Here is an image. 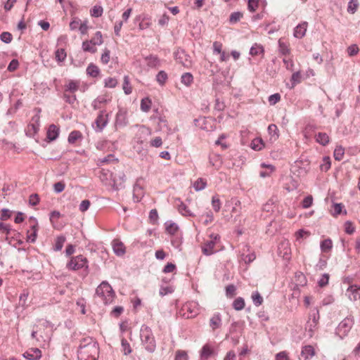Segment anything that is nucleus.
Wrapping results in <instances>:
<instances>
[{
	"label": "nucleus",
	"instance_id": "obj_1",
	"mask_svg": "<svg viewBox=\"0 0 360 360\" xmlns=\"http://www.w3.org/2000/svg\"><path fill=\"white\" fill-rule=\"evenodd\" d=\"M98 346L91 338H86L80 341L77 350L79 360H97L98 357Z\"/></svg>",
	"mask_w": 360,
	"mask_h": 360
},
{
	"label": "nucleus",
	"instance_id": "obj_2",
	"mask_svg": "<svg viewBox=\"0 0 360 360\" xmlns=\"http://www.w3.org/2000/svg\"><path fill=\"white\" fill-rule=\"evenodd\" d=\"M140 338L144 349L149 353L155 352L156 341L150 327L144 324L142 325L140 330Z\"/></svg>",
	"mask_w": 360,
	"mask_h": 360
},
{
	"label": "nucleus",
	"instance_id": "obj_3",
	"mask_svg": "<svg viewBox=\"0 0 360 360\" xmlns=\"http://www.w3.org/2000/svg\"><path fill=\"white\" fill-rule=\"evenodd\" d=\"M96 295L103 300L105 304H108L112 302L115 297V292L107 281H103L96 288Z\"/></svg>",
	"mask_w": 360,
	"mask_h": 360
},
{
	"label": "nucleus",
	"instance_id": "obj_4",
	"mask_svg": "<svg viewBox=\"0 0 360 360\" xmlns=\"http://www.w3.org/2000/svg\"><path fill=\"white\" fill-rule=\"evenodd\" d=\"M354 324V320L352 317H346L342 320L336 328V335L340 338L346 336L351 330Z\"/></svg>",
	"mask_w": 360,
	"mask_h": 360
},
{
	"label": "nucleus",
	"instance_id": "obj_5",
	"mask_svg": "<svg viewBox=\"0 0 360 360\" xmlns=\"http://www.w3.org/2000/svg\"><path fill=\"white\" fill-rule=\"evenodd\" d=\"M87 263L88 261L86 258L80 255L75 257H72L68 264V267L72 270H78L82 268L88 269Z\"/></svg>",
	"mask_w": 360,
	"mask_h": 360
},
{
	"label": "nucleus",
	"instance_id": "obj_6",
	"mask_svg": "<svg viewBox=\"0 0 360 360\" xmlns=\"http://www.w3.org/2000/svg\"><path fill=\"white\" fill-rule=\"evenodd\" d=\"M40 126V115L39 113H37L34 115L30 124L27 125L26 129V134L30 137H33L35 134H37Z\"/></svg>",
	"mask_w": 360,
	"mask_h": 360
},
{
	"label": "nucleus",
	"instance_id": "obj_7",
	"mask_svg": "<svg viewBox=\"0 0 360 360\" xmlns=\"http://www.w3.org/2000/svg\"><path fill=\"white\" fill-rule=\"evenodd\" d=\"M151 134L152 130L150 128L145 125L139 126L135 136L136 142L141 144L147 141L148 138L151 135Z\"/></svg>",
	"mask_w": 360,
	"mask_h": 360
},
{
	"label": "nucleus",
	"instance_id": "obj_8",
	"mask_svg": "<svg viewBox=\"0 0 360 360\" xmlns=\"http://www.w3.org/2000/svg\"><path fill=\"white\" fill-rule=\"evenodd\" d=\"M108 115L105 112L101 111L98 117L95 120L96 127L95 130L96 131H101L103 128L106 126L108 121Z\"/></svg>",
	"mask_w": 360,
	"mask_h": 360
},
{
	"label": "nucleus",
	"instance_id": "obj_9",
	"mask_svg": "<svg viewBox=\"0 0 360 360\" xmlns=\"http://www.w3.org/2000/svg\"><path fill=\"white\" fill-rule=\"evenodd\" d=\"M320 319L319 311L318 309H314L309 314V320L307 321V328L310 332L314 330L319 323Z\"/></svg>",
	"mask_w": 360,
	"mask_h": 360
},
{
	"label": "nucleus",
	"instance_id": "obj_10",
	"mask_svg": "<svg viewBox=\"0 0 360 360\" xmlns=\"http://www.w3.org/2000/svg\"><path fill=\"white\" fill-rule=\"evenodd\" d=\"M175 60L177 63L182 65L184 67L189 68L192 65L190 57L183 51H177L175 55Z\"/></svg>",
	"mask_w": 360,
	"mask_h": 360
},
{
	"label": "nucleus",
	"instance_id": "obj_11",
	"mask_svg": "<svg viewBox=\"0 0 360 360\" xmlns=\"http://www.w3.org/2000/svg\"><path fill=\"white\" fill-rule=\"evenodd\" d=\"M23 356L29 360H39L41 357V352L38 348H31L23 354Z\"/></svg>",
	"mask_w": 360,
	"mask_h": 360
},
{
	"label": "nucleus",
	"instance_id": "obj_12",
	"mask_svg": "<svg viewBox=\"0 0 360 360\" xmlns=\"http://www.w3.org/2000/svg\"><path fill=\"white\" fill-rule=\"evenodd\" d=\"M348 297L352 301H356L360 298V287L356 285H350L347 290Z\"/></svg>",
	"mask_w": 360,
	"mask_h": 360
},
{
	"label": "nucleus",
	"instance_id": "obj_13",
	"mask_svg": "<svg viewBox=\"0 0 360 360\" xmlns=\"http://www.w3.org/2000/svg\"><path fill=\"white\" fill-rule=\"evenodd\" d=\"M79 87V81L68 80L64 86V91L74 94Z\"/></svg>",
	"mask_w": 360,
	"mask_h": 360
},
{
	"label": "nucleus",
	"instance_id": "obj_14",
	"mask_svg": "<svg viewBox=\"0 0 360 360\" xmlns=\"http://www.w3.org/2000/svg\"><path fill=\"white\" fill-rule=\"evenodd\" d=\"M219 238L218 236V235L215 236L214 237V240H210L209 241H207L204 245L202 247V251L203 252L204 255H211L214 253V245H215V240Z\"/></svg>",
	"mask_w": 360,
	"mask_h": 360
},
{
	"label": "nucleus",
	"instance_id": "obj_15",
	"mask_svg": "<svg viewBox=\"0 0 360 360\" xmlns=\"http://www.w3.org/2000/svg\"><path fill=\"white\" fill-rule=\"evenodd\" d=\"M112 249L117 256H122L125 253V247L119 239H114L112 242Z\"/></svg>",
	"mask_w": 360,
	"mask_h": 360
},
{
	"label": "nucleus",
	"instance_id": "obj_16",
	"mask_svg": "<svg viewBox=\"0 0 360 360\" xmlns=\"http://www.w3.org/2000/svg\"><path fill=\"white\" fill-rule=\"evenodd\" d=\"M59 127L56 124H51L46 132V138L49 139V141H53L56 140L59 134Z\"/></svg>",
	"mask_w": 360,
	"mask_h": 360
},
{
	"label": "nucleus",
	"instance_id": "obj_17",
	"mask_svg": "<svg viewBox=\"0 0 360 360\" xmlns=\"http://www.w3.org/2000/svg\"><path fill=\"white\" fill-rule=\"evenodd\" d=\"M308 24L307 22H303L299 24L294 30V36L296 38H302L307 32Z\"/></svg>",
	"mask_w": 360,
	"mask_h": 360
},
{
	"label": "nucleus",
	"instance_id": "obj_18",
	"mask_svg": "<svg viewBox=\"0 0 360 360\" xmlns=\"http://www.w3.org/2000/svg\"><path fill=\"white\" fill-rule=\"evenodd\" d=\"M314 354L315 352L314 347L311 345H306L302 347L300 356L304 360H309L314 356Z\"/></svg>",
	"mask_w": 360,
	"mask_h": 360
},
{
	"label": "nucleus",
	"instance_id": "obj_19",
	"mask_svg": "<svg viewBox=\"0 0 360 360\" xmlns=\"http://www.w3.org/2000/svg\"><path fill=\"white\" fill-rule=\"evenodd\" d=\"M261 167L264 169L260 171L259 176L262 178H266L270 176L271 174L275 171V167L272 165H266L265 163H262L261 165Z\"/></svg>",
	"mask_w": 360,
	"mask_h": 360
},
{
	"label": "nucleus",
	"instance_id": "obj_20",
	"mask_svg": "<svg viewBox=\"0 0 360 360\" xmlns=\"http://www.w3.org/2000/svg\"><path fill=\"white\" fill-rule=\"evenodd\" d=\"M97 46H96L91 39L85 40L82 42V49L84 52L95 53L97 51Z\"/></svg>",
	"mask_w": 360,
	"mask_h": 360
},
{
	"label": "nucleus",
	"instance_id": "obj_21",
	"mask_svg": "<svg viewBox=\"0 0 360 360\" xmlns=\"http://www.w3.org/2000/svg\"><path fill=\"white\" fill-rule=\"evenodd\" d=\"M316 141L322 146H326L329 141L330 138L326 133L319 132L315 136Z\"/></svg>",
	"mask_w": 360,
	"mask_h": 360
},
{
	"label": "nucleus",
	"instance_id": "obj_22",
	"mask_svg": "<svg viewBox=\"0 0 360 360\" xmlns=\"http://www.w3.org/2000/svg\"><path fill=\"white\" fill-rule=\"evenodd\" d=\"M221 324V319L220 314H214L210 321V326L212 328V330H215L220 327Z\"/></svg>",
	"mask_w": 360,
	"mask_h": 360
},
{
	"label": "nucleus",
	"instance_id": "obj_23",
	"mask_svg": "<svg viewBox=\"0 0 360 360\" xmlns=\"http://www.w3.org/2000/svg\"><path fill=\"white\" fill-rule=\"evenodd\" d=\"M86 73L92 77H97L100 74V69L94 63H90L86 68Z\"/></svg>",
	"mask_w": 360,
	"mask_h": 360
},
{
	"label": "nucleus",
	"instance_id": "obj_24",
	"mask_svg": "<svg viewBox=\"0 0 360 360\" xmlns=\"http://www.w3.org/2000/svg\"><path fill=\"white\" fill-rule=\"evenodd\" d=\"M264 48L262 45L258 44H255L250 49V54L252 56H259L262 55V56H264Z\"/></svg>",
	"mask_w": 360,
	"mask_h": 360
},
{
	"label": "nucleus",
	"instance_id": "obj_25",
	"mask_svg": "<svg viewBox=\"0 0 360 360\" xmlns=\"http://www.w3.org/2000/svg\"><path fill=\"white\" fill-rule=\"evenodd\" d=\"M193 186L195 191H202L207 186V180L203 178H198L193 182Z\"/></svg>",
	"mask_w": 360,
	"mask_h": 360
},
{
	"label": "nucleus",
	"instance_id": "obj_26",
	"mask_svg": "<svg viewBox=\"0 0 360 360\" xmlns=\"http://www.w3.org/2000/svg\"><path fill=\"white\" fill-rule=\"evenodd\" d=\"M82 134L79 131H72L68 136V142L70 143H75L78 140L82 139Z\"/></svg>",
	"mask_w": 360,
	"mask_h": 360
},
{
	"label": "nucleus",
	"instance_id": "obj_27",
	"mask_svg": "<svg viewBox=\"0 0 360 360\" xmlns=\"http://www.w3.org/2000/svg\"><path fill=\"white\" fill-rule=\"evenodd\" d=\"M333 156L336 160H342L345 156L344 148H342L341 146H337L336 148H335Z\"/></svg>",
	"mask_w": 360,
	"mask_h": 360
},
{
	"label": "nucleus",
	"instance_id": "obj_28",
	"mask_svg": "<svg viewBox=\"0 0 360 360\" xmlns=\"http://www.w3.org/2000/svg\"><path fill=\"white\" fill-rule=\"evenodd\" d=\"M91 41L96 46H101L103 43V38L101 32L97 31L95 32L94 36L91 38Z\"/></svg>",
	"mask_w": 360,
	"mask_h": 360
},
{
	"label": "nucleus",
	"instance_id": "obj_29",
	"mask_svg": "<svg viewBox=\"0 0 360 360\" xmlns=\"http://www.w3.org/2000/svg\"><path fill=\"white\" fill-rule=\"evenodd\" d=\"M320 246L322 252H327L330 251L333 247L332 240L329 238L325 239L321 241Z\"/></svg>",
	"mask_w": 360,
	"mask_h": 360
},
{
	"label": "nucleus",
	"instance_id": "obj_30",
	"mask_svg": "<svg viewBox=\"0 0 360 360\" xmlns=\"http://www.w3.org/2000/svg\"><path fill=\"white\" fill-rule=\"evenodd\" d=\"M233 307L236 311H240L245 307V300L243 298L237 297L233 302Z\"/></svg>",
	"mask_w": 360,
	"mask_h": 360
},
{
	"label": "nucleus",
	"instance_id": "obj_31",
	"mask_svg": "<svg viewBox=\"0 0 360 360\" xmlns=\"http://www.w3.org/2000/svg\"><path fill=\"white\" fill-rule=\"evenodd\" d=\"M278 45H279V51L283 55H284L285 56H287L290 54V51L288 44H286L281 39H279Z\"/></svg>",
	"mask_w": 360,
	"mask_h": 360
},
{
	"label": "nucleus",
	"instance_id": "obj_32",
	"mask_svg": "<svg viewBox=\"0 0 360 360\" xmlns=\"http://www.w3.org/2000/svg\"><path fill=\"white\" fill-rule=\"evenodd\" d=\"M66 56L67 54L64 49H58L55 52L56 60L59 63L64 61Z\"/></svg>",
	"mask_w": 360,
	"mask_h": 360
},
{
	"label": "nucleus",
	"instance_id": "obj_33",
	"mask_svg": "<svg viewBox=\"0 0 360 360\" xmlns=\"http://www.w3.org/2000/svg\"><path fill=\"white\" fill-rule=\"evenodd\" d=\"M268 131L274 140H276L278 138V129L276 124H271L269 125Z\"/></svg>",
	"mask_w": 360,
	"mask_h": 360
},
{
	"label": "nucleus",
	"instance_id": "obj_34",
	"mask_svg": "<svg viewBox=\"0 0 360 360\" xmlns=\"http://www.w3.org/2000/svg\"><path fill=\"white\" fill-rule=\"evenodd\" d=\"M359 6L358 0H350L348 3L347 11L354 14L358 9Z\"/></svg>",
	"mask_w": 360,
	"mask_h": 360
},
{
	"label": "nucleus",
	"instance_id": "obj_35",
	"mask_svg": "<svg viewBox=\"0 0 360 360\" xmlns=\"http://www.w3.org/2000/svg\"><path fill=\"white\" fill-rule=\"evenodd\" d=\"M151 100L148 98H143L141 101V109L143 112H148L151 107Z\"/></svg>",
	"mask_w": 360,
	"mask_h": 360
},
{
	"label": "nucleus",
	"instance_id": "obj_36",
	"mask_svg": "<svg viewBox=\"0 0 360 360\" xmlns=\"http://www.w3.org/2000/svg\"><path fill=\"white\" fill-rule=\"evenodd\" d=\"M65 241V238L63 236H58L56 239L53 250L55 251H59L62 249L63 244Z\"/></svg>",
	"mask_w": 360,
	"mask_h": 360
},
{
	"label": "nucleus",
	"instance_id": "obj_37",
	"mask_svg": "<svg viewBox=\"0 0 360 360\" xmlns=\"http://www.w3.org/2000/svg\"><path fill=\"white\" fill-rule=\"evenodd\" d=\"M251 297L254 304L257 307L261 305L263 302V297L258 291L254 292Z\"/></svg>",
	"mask_w": 360,
	"mask_h": 360
},
{
	"label": "nucleus",
	"instance_id": "obj_38",
	"mask_svg": "<svg viewBox=\"0 0 360 360\" xmlns=\"http://www.w3.org/2000/svg\"><path fill=\"white\" fill-rule=\"evenodd\" d=\"M122 89L127 95H129L132 92V86H131V84L129 83V79L128 76H125L124 77Z\"/></svg>",
	"mask_w": 360,
	"mask_h": 360
},
{
	"label": "nucleus",
	"instance_id": "obj_39",
	"mask_svg": "<svg viewBox=\"0 0 360 360\" xmlns=\"http://www.w3.org/2000/svg\"><path fill=\"white\" fill-rule=\"evenodd\" d=\"M122 350L124 355H128L131 352V348L129 343L124 338L121 340Z\"/></svg>",
	"mask_w": 360,
	"mask_h": 360
},
{
	"label": "nucleus",
	"instance_id": "obj_40",
	"mask_svg": "<svg viewBox=\"0 0 360 360\" xmlns=\"http://www.w3.org/2000/svg\"><path fill=\"white\" fill-rule=\"evenodd\" d=\"M264 146V143L261 139H255L251 143V148L255 150H262Z\"/></svg>",
	"mask_w": 360,
	"mask_h": 360
},
{
	"label": "nucleus",
	"instance_id": "obj_41",
	"mask_svg": "<svg viewBox=\"0 0 360 360\" xmlns=\"http://www.w3.org/2000/svg\"><path fill=\"white\" fill-rule=\"evenodd\" d=\"M103 13V9L101 6H94L90 11V14L92 17H100Z\"/></svg>",
	"mask_w": 360,
	"mask_h": 360
},
{
	"label": "nucleus",
	"instance_id": "obj_42",
	"mask_svg": "<svg viewBox=\"0 0 360 360\" xmlns=\"http://www.w3.org/2000/svg\"><path fill=\"white\" fill-rule=\"evenodd\" d=\"M179 212L184 216H193V212L188 209V207L185 205L184 204L183 202H181L179 205Z\"/></svg>",
	"mask_w": 360,
	"mask_h": 360
},
{
	"label": "nucleus",
	"instance_id": "obj_43",
	"mask_svg": "<svg viewBox=\"0 0 360 360\" xmlns=\"http://www.w3.org/2000/svg\"><path fill=\"white\" fill-rule=\"evenodd\" d=\"M181 82L186 86H189L193 81V75L191 73L186 72L181 76Z\"/></svg>",
	"mask_w": 360,
	"mask_h": 360
},
{
	"label": "nucleus",
	"instance_id": "obj_44",
	"mask_svg": "<svg viewBox=\"0 0 360 360\" xmlns=\"http://www.w3.org/2000/svg\"><path fill=\"white\" fill-rule=\"evenodd\" d=\"M331 166L330 159L329 157H324L323 158V162L320 165V169L321 171L327 172Z\"/></svg>",
	"mask_w": 360,
	"mask_h": 360
},
{
	"label": "nucleus",
	"instance_id": "obj_45",
	"mask_svg": "<svg viewBox=\"0 0 360 360\" xmlns=\"http://www.w3.org/2000/svg\"><path fill=\"white\" fill-rule=\"evenodd\" d=\"M343 207L344 205L342 203L333 204L331 207L330 212L333 215L340 214L342 212Z\"/></svg>",
	"mask_w": 360,
	"mask_h": 360
},
{
	"label": "nucleus",
	"instance_id": "obj_46",
	"mask_svg": "<svg viewBox=\"0 0 360 360\" xmlns=\"http://www.w3.org/2000/svg\"><path fill=\"white\" fill-rule=\"evenodd\" d=\"M110 60V51L108 49H105L103 50V53H102L101 57V62L103 64L106 65L109 63Z\"/></svg>",
	"mask_w": 360,
	"mask_h": 360
},
{
	"label": "nucleus",
	"instance_id": "obj_47",
	"mask_svg": "<svg viewBox=\"0 0 360 360\" xmlns=\"http://www.w3.org/2000/svg\"><path fill=\"white\" fill-rule=\"evenodd\" d=\"M117 84V80L114 77H108L104 80V86L106 88H115Z\"/></svg>",
	"mask_w": 360,
	"mask_h": 360
},
{
	"label": "nucleus",
	"instance_id": "obj_48",
	"mask_svg": "<svg viewBox=\"0 0 360 360\" xmlns=\"http://www.w3.org/2000/svg\"><path fill=\"white\" fill-rule=\"evenodd\" d=\"M212 206L213 210L218 212L221 208V201L218 197V195H214L212 198Z\"/></svg>",
	"mask_w": 360,
	"mask_h": 360
},
{
	"label": "nucleus",
	"instance_id": "obj_49",
	"mask_svg": "<svg viewBox=\"0 0 360 360\" xmlns=\"http://www.w3.org/2000/svg\"><path fill=\"white\" fill-rule=\"evenodd\" d=\"M167 79V75L165 71H160L156 76V80L160 85H164Z\"/></svg>",
	"mask_w": 360,
	"mask_h": 360
},
{
	"label": "nucleus",
	"instance_id": "obj_50",
	"mask_svg": "<svg viewBox=\"0 0 360 360\" xmlns=\"http://www.w3.org/2000/svg\"><path fill=\"white\" fill-rule=\"evenodd\" d=\"M261 0H248V8L250 12H255L259 7Z\"/></svg>",
	"mask_w": 360,
	"mask_h": 360
},
{
	"label": "nucleus",
	"instance_id": "obj_51",
	"mask_svg": "<svg viewBox=\"0 0 360 360\" xmlns=\"http://www.w3.org/2000/svg\"><path fill=\"white\" fill-rule=\"evenodd\" d=\"M212 354V349L208 345H205L201 349V356L204 359L209 358Z\"/></svg>",
	"mask_w": 360,
	"mask_h": 360
},
{
	"label": "nucleus",
	"instance_id": "obj_52",
	"mask_svg": "<svg viewBox=\"0 0 360 360\" xmlns=\"http://www.w3.org/2000/svg\"><path fill=\"white\" fill-rule=\"evenodd\" d=\"M162 143L163 142H162V138L160 136H156V137L153 138L150 140V146L151 147H154V148H159V147L162 146Z\"/></svg>",
	"mask_w": 360,
	"mask_h": 360
},
{
	"label": "nucleus",
	"instance_id": "obj_53",
	"mask_svg": "<svg viewBox=\"0 0 360 360\" xmlns=\"http://www.w3.org/2000/svg\"><path fill=\"white\" fill-rule=\"evenodd\" d=\"M243 13L240 12H234L231 14L229 21L231 23H236L243 18Z\"/></svg>",
	"mask_w": 360,
	"mask_h": 360
},
{
	"label": "nucleus",
	"instance_id": "obj_54",
	"mask_svg": "<svg viewBox=\"0 0 360 360\" xmlns=\"http://www.w3.org/2000/svg\"><path fill=\"white\" fill-rule=\"evenodd\" d=\"M149 222L150 224H156L158 220V214L155 209L151 210L149 213Z\"/></svg>",
	"mask_w": 360,
	"mask_h": 360
},
{
	"label": "nucleus",
	"instance_id": "obj_55",
	"mask_svg": "<svg viewBox=\"0 0 360 360\" xmlns=\"http://www.w3.org/2000/svg\"><path fill=\"white\" fill-rule=\"evenodd\" d=\"M236 288L231 284L226 287V295L229 297H233L236 295Z\"/></svg>",
	"mask_w": 360,
	"mask_h": 360
},
{
	"label": "nucleus",
	"instance_id": "obj_56",
	"mask_svg": "<svg viewBox=\"0 0 360 360\" xmlns=\"http://www.w3.org/2000/svg\"><path fill=\"white\" fill-rule=\"evenodd\" d=\"M347 53L349 56H356L359 53V49L357 46V45L352 44L347 48Z\"/></svg>",
	"mask_w": 360,
	"mask_h": 360
},
{
	"label": "nucleus",
	"instance_id": "obj_57",
	"mask_svg": "<svg viewBox=\"0 0 360 360\" xmlns=\"http://www.w3.org/2000/svg\"><path fill=\"white\" fill-rule=\"evenodd\" d=\"M292 87L301 82V75L299 72H294L291 77Z\"/></svg>",
	"mask_w": 360,
	"mask_h": 360
},
{
	"label": "nucleus",
	"instance_id": "obj_58",
	"mask_svg": "<svg viewBox=\"0 0 360 360\" xmlns=\"http://www.w3.org/2000/svg\"><path fill=\"white\" fill-rule=\"evenodd\" d=\"M313 202V198L311 195H308L306 198H304V200L302 202V206L303 208H309L311 206Z\"/></svg>",
	"mask_w": 360,
	"mask_h": 360
},
{
	"label": "nucleus",
	"instance_id": "obj_59",
	"mask_svg": "<svg viewBox=\"0 0 360 360\" xmlns=\"http://www.w3.org/2000/svg\"><path fill=\"white\" fill-rule=\"evenodd\" d=\"M99 162L101 164H108V163L117 162V159L115 158V156L113 155L110 154L103 159H99Z\"/></svg>",
	"mask_w": 360,
	"mask_h": 360
},
{
	"label": "nucleus",
	"instance_id": "obj_60",
	"mask_svg": "<svg viewBox=\"0 0 360 360\" xmlns=\"http://www.w3.org/2000/svg\"><path fill=\"white\" fill-rule=\"evenodd\" d=\"M82 22L78 18H73L72 21L70 23V28L71 30H75L77 29L79 30L80 24H82Z\"/></svg>",
	"mask_w": 360,
	"mask_h": 360
},
{
	"label": "nucleus",
	"instance_id": "obj_61",
	"mask_svg": "<svg viewBox=\"0 0 360 360\" xmlns=\"http://www.w3.org/2000/svg\"><path fill=\"white\" fill-rule=\"evenodd\" d=\"M1 41L5 43H10L12 41V34L9 32H4L0 35Z\"/></svg>",
	"mask_w": 360,
	"mask_h": 360
},
{
	"label": "nucleus",
	"instance_id": "obj_62",
	"mask_svg": "<svg viewBox=\"0 0 360 360\" xmlns=\"http://www.w3.org/2000/svg\"><path fill=\"white\" fill-rule=\"evenodd\" d=\"M39 202V197L37 194H32L29 198V203L32 206L38 205Z\"/></svg>",
	"mask_w": 360,
	"mask_h": 360
},
{
	"label": "nucleus",
	"instance_id": "obj_63",
	"mask_svg": "<svg viewBox=\"0 0 360 360\" xmlns=\"http://www.w3.org/2000/svg\"><path fill=\"white\" fill-rule=\"evenodd\" d=\"M281 100V95L279 94H274L269 97V102L271 105H275Z\"/></svg>",
	"mask_w": 360,
	"mask_h": 360
},
{
	"label": "nucleus",
	"instance_id": "obj_64",
	"mask_svg": "<svg viewBox=\"0 0 360 360\" xmlns=\"http://www.w3.org/2000/svg\"><path fill=\"white\" fill-rule=\"evenodd\" d=\"M175 360H188L187 354L183 351H178L176 354Z\"/></svg>",
	"mask_w": 360,
	"mask_h": 360
}]
</instances>
